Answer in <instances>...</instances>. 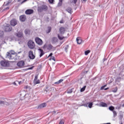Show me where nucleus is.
Returning <instances> with one entry per match:
<instances>
[{"instance_id":"obj_19","label":"nucleus","mask_w":124,"mask_h":124,"mask_svg":"<svg viewBox=\"0 0 124 124\" xmlns=\"http://www.w3.org/2000/svg\"><path fill=\"white\" fill-rule=\"evenodd\" d=\"M38 50L40 52V57L41 58L44 55V51L41 48H39Z\"/></svg>"},{"instance_id":"obj_7","label":"nucleus","mask_w":124,"mask_h":124,"mask_svg":"<svg viewBox=\"0 0 124 124\" xmlns=\"http://www.w3.org/2000/svg\"><path fill=\"white\" fill-rule=\"evenodd\" d=\"M29 58L31 60H34L35 59V56L33 55V52L32 50H30L29 52Z\"/></svg>"},{"instance_id":"obj_4","label":"nucleus","mask_w":124,"mask_h":124,"mask_svg":"<svg viewBox=\"0 0 124 124\" xmlns=\"http://www.w3.org/2000/svg\"><path fill=\"white\" fill-rule=\"evenodd\" d=\"M28 46L30 49H34L35 44L32 40H29L28 42Z\"/></svg>"},{"instance_id":"obj_3","label":"nucleus","mask_w":124,"mask_h":124,"mask_svg":"<svg viewBox=\"0 0 124 124\" xmlns=\"http://www.w3.org/2000/svg\"><path fill=\"white\" fill-rule=\"evenodd\" d=\"M48 9V7L46 5H42L38 7V11L39 12H42V11H46Z\"/></svg>"},{"instance_id":"obj_29","label":"nucleus","mask_w":124,"mask_h":124,"mask_svg":"<svg viewBox=\"0 0 124 124\" xmlns=\"http://www.w3.org/2000/svg\"><path fill=\"white\" fill-rule=\"evenodd\" d=\"M109 110H110V111H114V109H115V108H114V107L113 106H110L108 108Z\"/></svg>"},{"instance_id":"obj_38","label":"nucleus","mask_w":124,"mask_h":124,"mask_svg":"<svg viewBox=\"0 0 124 124\" xmlns=\"http://www.w3.org/2000/svg\"><path fill=\"white\" fill-rule=\"evenodd\" d=\"M6 103V101H2L0 100V104H3L4 105Z\"/></svg>"},{"instance_id":"obj_49","label":"nucleus","mask_w":124,"mask_h":124,"mask_svg":"<svg viewBox=\"0 0 124 124\" xmlns=\"http://www.w3.org/2000/svg\"><path fill=\"white\" fill-rule=\"evenodd\" d=\"M8 9H9V7H7L4 9V10H8Z\"/></svg>"},{"instance_id":"obj_31","label":"nucleus","mask_w":124,"mask_h":124,"mask_svg":"<svg viewBox=\"0 0 124 124\" xmlns=\"http://www.w3.org/2000/svg\"><path fill=\"white\" fill-rule=\"evenodd\" d=\"M113 114L114 118L117 117V111L115 110H113Z\"/></svg>"},{"instance_id":"obj_30","label":"nucleus","mask_w":124,"mask_h":124,"mask_svg":"<svg viewBox=\"0 0 124 124\" xmlns=\"http://www.w3.org/2000/svg\"><path fill=\"white\" fill-rule=\"evenodd\" d=\"M62 4V0H59V2L58 4V6H61Z\"/></svg>"},{"instance_id":"obj_32","label":"nucleus","mask_w":124,"mask_h":124,"mask_svg":"<svg viewBox=\"0 0 124 124\" xmlns=\"http://www.w3.org/2000/svg\"><path fill=\"white\" fill-rule=\"evenodd\" d=\"M78 0H71V3H74V4H76L77 1Z\"/></svg>"},{"instance_id":"obj_25","label":"nucleus","mask_w":124,"mask_h":124,"mask_svg":"<svg viewBox=\"0 0 124 124\" xmlns=\"http://www.w3.org/2000/svg\"><path fill=\"white\" fill-rule=\"evenodd\" d=\"M33 83L35 85H37V84H40V80L38 79L37 80H35V81H33Z\"/></svg>"},{"instance_id":"obj_10","label":"nucleus","mask_w":124,"mask_h":124,"mask_svg":"<svg viewBox=\"0 0 124 124\" xmlns=\"http://www.w3.org/2000/svg\"><path fill=\"white\" fill-rule=\"evenodd\" d=\"M10 24L12 26V27H15V26H16V25H17V20L15 19H12V20H11Z\"/></svg>"},{"instance_id":"obj_51","label":"nucleus","mask_w":124,"mask_h":124,"mask_svg":"<svg viewBox=\"0 0 124 124\" xmlns=\"http://www.w3.org/2000/svg\"><path fill=\"white\" fill-rule=\"evenodd\" d=\"M83 1V2H86L87 1V0H82Z\"/></svg>"},{"instance_id":"obj_42","label":"nucleus","mask_w":124,"mask_h":124,"mask_svg":"<svg viewBox=\"0 0 124 124\" xmlns=\"http://www.w3.org/2000/svg\"><path fill=\"white\" fill-rule=\"evenodd\" d=\"M26 95V94L21 93L20 96H22V97H25V96Z\"/></svg>"},{"instance_id":"obj_53","label":"nucleus","mask_w":124,"mask_h":124,"mask_svg":"<svg viewBox=\"0 0 124 124\" xmlns=\"http://www.w3.org/2000/svg\"><path fill=\"white\" fill-rule=\"evenodd\" d=\"M107 85H104V86H103V87H104V88H105V87H106Z\"/></svg>"},{"instance_id":"obj_26","label":"nucleus","mask_w":124,"mask_h":124,"mask_svg":"<svg viewBox=\"0 0 124 124\" xmlns=\"http://www.w3.org/2000/svg\"><path fill=\"white\" fill-rule=\"evenodd\" d=\"M86 88H87V86H84L83 87H82L81 89H80V92L81 93H83V92L85 91V90H86Z\"/></svg>"},{"instance_id":"obj_18","label":"nucleus","mask_w":124,"mask_h":124,"mask_svg":"<svg viewBox=\"0 0 124 124\" xmlns=\"http://www.w3.org/2000/svg\"><path fill=\"white\" fill-rule=\"evenodd\" d=\"M51 42H52L53 44H55V43H56V42H58V38L53 37L51 40Z\"/></svg>"},{"instance_id":"obj_50","label":"nucleus","mask_w":124,"mask_h":124,"mask_svg":"<svg viewBox=\"0 0 124 124\" xmlns=\"http://www.w3.org/2000/svg\"><path fill=\"white\" fill-rule=\"evenodd\" d=\"M107 90H109V88L108 87V88H105V89H104V90H105V91H107Z\"/></svg>"},{"instance_id":"obj_14","label":"nucleus","mask_w":124,"mask_h":124,"mask_svg":"<svg viewBox=\"0 0 124 124\" xmlns=\"http://www.w3.org/2000/svg\"><path fill=\"white\" fill-rule=\"evenodd\" d=\"M33 12V10L32 9H28L25 11V14L27 15H31V14H32Z\"/></svg>"},{"instance_id":"obj_6","label":"nucleus","mask_w":124,"mask_h":124,"mask_svg":"<svg viewBox=\"0 0 124 124\" xmlns=\"http://www.w3.org/2000/svg\"><path fill=\"white\" fill-rule=\"evenodd\" d=\"M3 30L5 31H6V32H7L8 31H11L12 28L11 27V26H10V25L7 24L6 26L4 27Z\"/></svg>"},{"instance_id":"obj_5","label":"nucleus","mask_w":124,"mask_h":124,"mask_svg":"<svg viewBox=\"0 0 124 124\" xmlns=\"http://www.w3.org/2000/svg\"><path fill=\"white\" fill-rule=\"evenodd\" d=\"M0 64L1 66H3L4 67H8L10 64L8 61H6L5 60H3L0 62Z\"/></svg>"},{"instance_id":"obj_56","label":"nucleus","mask_w":124,"mask_h":124,"mask_svg":"<svg viewBox=\"0 0 124 124\" xmlns=\"http://www.w3.org/2000/svg\"><path fill=\"white\" fill-rule=\"evenodd\" d=\"M60 23L62 24V21H61Z\"/></svg>"},{"instance_id":"obj_2","label":"nucleus","mask_w":124,"mask_h":124,"mask_svg":"<svg viewBox=\"0 0 124 124\" xmlns=\"http://www.w3.org/2000/svg\"><path fill=\"white\" fill-rule=\"evenodd\" d=\"M44 50H48V51H55L56 50V47L53 46L52 45L49 44V45H45L43 46Z\"/></svg>"},{"instance_id":"obj_24","label":"nucleus","mask_w":124,"mask_h":124,"mask_svg":"<svg viewBox=\"0 0 124 124\" xmlns=\"http://www.w3.org/2000/svg\"><path fill=\"white\" fill-rule=\"evenodd\" d=\"M30 30L29 29H26L25 30V34H30Z\"/></svg>"},{"instance_id":"obj_11","label":"nucleus","mask_w":124,"mask_h":124,"mask_svg":"<svg viewBox=\"0 0 124 124\" xmlns=\"http://www.w3.org/2000/svg\"><path fill=\"white\" fill-rule=\"evenodd\" d=\"M82 106H84V107H89V108H92L93 107V102L87 103L82 105Z\"/></svg>"},{"instance_id":"obj_13","label":"nucleus","mask_w":124,"mask_h":124,"mask_svg":"<svg viewBox=\"0 0 124 124\" xmlns=\"http://www.w3.org/2000/svg\"><path fill=\"white\" fill-rule=\"evenodd\" d=\"M46 106H47V104L46 103H42L38 106V107L37 108V109H42V108H44Z\"/></svg>"},{"instance_id":"obj_9","label":"nucleus","mask_w":124,"mask_h":124,"mask_svg":"<svg viewBox=\"0 0 124 124\" xmlns=\"http://www.w3.org/2000/svg\"><path fill=\"white\" fill-rule=\"evenodd\" d=\"M25 65V62L23 61H19L17 63V66L19 67H23Z\"/></svg>"},{"instance_id":"obj_40","label":"nucleus","mask_w":124,"mask_h":124,"mask_svg":"<svg viewBox=\"0 0 124 124\" xmlns=\"http://www.w3.org/2000/svg\"><path fill=\"white\" fill-rule=\"evenodd\" d=\"M55 1V0H48L49 3H53Z\"/></svg>"},{"instance_id":"obj_57","label":"nucleus","mask_w":124,"mask_h":124,"mask_svg":"<svg viewBox=\"0 0 124 124\" xmlns=\"http://www.w3.org/2000/svg\"><path fill=\"white\" fill-rule=\"evenodd\" d=\"M65 50H66V48H65Z\"/></svg>"},{"instance_id":"obj_36","label":"nucleus","mask_w":124,"mask_h":124,"mask_svg":"<svg viewBox=\"0 0 124 124\" xmlns=\"http://www.w3.org/2000/svg\"><path fill=\"white\" fill-rule=\"evenodd\" d=\"M3 34H4L3 31H0V37H1V36H3Z\"/></svg>"},{"instance_id":"obj_21","label":"nucleus","mask_w":124,"mask_h":124,"mask_svg":"<svg viewBox=\"0 0 124 124\" xmlns=\"http://www.w3.org/2000/svg\"><path fill=\"white\" fill-rule=\"evenodd\" d=\"M76 40H77V42L78 44H81L82 39L78 37V38H77Z\"/></svg>"},{"instance_id":"obj_20","label":"nucleus","mask_w":124,"mask_h":124,"mask_svg":"<svg viewBox=\"0 0 124 124\" xmlns=\"http://www.w3.org/2000/svg\"><path fill=\"white\" fill-rule=\"evenodd\" d=\"M67 12H68V13H70V14H71L72 13V9L71 7H68L66 9Z\"/></svg>"},{"instance_id":"obj_28","label":"nucleus","mask_w":124,"mask_h":124,"mask_svg":"<svg viewBox=\"0 0 124 124\" xmlns=\"http://www.w3.org/2000/svg\"><path fill=\"white\" fill-rule=\"evenodd\" d=\"M90 53H91V51L90 50L85 51V56H88V55H89V54H90Z\"/></svg>"},{"instance_id":"obj_46","label":"nucleus","mask_w":124,"mask_h":124,"mask_svg":"<svg viewBox=\"0 0 124 124\" xmlns=\"http://www.w3.org/2000/svg\"><path fill=\"white\" fill-rule=\"evenodd\" d=\"M101 91H102V90H104V86H102L101 87V89H100Z\"/></svg>"},{"instance_id":"obj_17","label":"nucleus","mask_w":124,"mask_h":124,"mask_svg":"<svg viewBox=\"0 0 124 124\" xmlns=\"http://www.w3.org/2000/svg\"><path fill=\"white\" fill-rule=\"evenodd\" d=\"M108 105L106 103L101 102L100 105V107H107Z\"/></svg>"},{"instance_id":"obj_33","label":"nucleus","mask_w":124,"mask_h":124,"mask_svg":"<svg viewBox=\"0 0 124 124\" xmlns=\"http://www.w3.org/2000/svg\"><path fill=\"white\" fill-rule=\"evenodd\" d=\"M51 60H52L54 62H56V58H55L54 56H52L50 57V58L49 59V60L51 61Z\"/></svg>"},{"instance_id":"obj_45","label":"nucleus","mask_w":124,"mask_h":124,"mask_svg":"<svg viewBox=\"0 0 124 124\" xmlns=\"http://www.w3.org/2000/svg\"><path fill=\"white\" fill-rule=\"evenodd\" d=\"M59 124H64V123L62 121H61Z\"/></svg>"},{"instance_id":"obj_55","label":"nucleus","mask_w":124,"mask_h":124,"mask_svg":"<svg viewBox=\"0 0 124 124\" xmlns=\"http://www.w3.org/2000/svg\"><path fill=\"white\" fill-rule=\"evenodd\" d=\"M18 83L19 84H21V83H22V81H19Z\"/></svg>"},{"instance_id":"obj_48","label":"nucleus","mask_w":124,"mask_h":124,"mask_svg":"<svg viewBox=\"0 0 124 124\" xmlns=\"http://www.w3.org/2000/svg\"><path fill=\"white\" fill-rule=\"evenodd\" d=\"M16 82H17V81H15V82L13 83V84L15 85V86H17V84H16Z\"/></svg>"},{"instance_id":"obj_39","label":"nucleus","mask_w":124,"mask_h":124,"mask_svg":"<svg viewBox=\"0 0 124 124\" xmlns=\"http://www.w3.org/2000/svg\"><path fill=\"white\" fill-rule=\"evenodd\" d=\"M12 0H9L7 2L6 5H8L10 3H11V2H12Z\"/></svg>"},{"instance_id":"obj_35","label":"nucleus","mask_w":124,"mask_h":124,"mask_svg":"<svg viewBox=\"0 0 124 124\" xmlns=\"http://www.w3.org/2000/svg\"><path fill=\"white\" fill-rule=\"evenodd\" d=\"M72 93V89H68L67 90V93Z\"/></svg>"},{"instance_id":"obj_34","label":"nucleus","mask_w":124,"mask_h":124,"mask_svg":"<svg viewBox=\"0 0 124 124\" xmlns=\"http://www.w3.org/2000/svg\"><path fill=\"white\" fill-rule=\"evenodd\" d=\"M118 91V87H116L114 90H112L113 93H117Z\"/></svg>"},{"instance_id":"obj_54","label":"nucleus","mask_w":124,"mask_h":124,"mask_svg":"<svg viewBox=\"0 0 124 124\" xmlns=\"http://www.w3.org/2000/svg\"><path fill=\"white\" fill-rule=\"evenodd\" d=\"M20 1H21V0H17V2H20Z\"/></svg>"},{"instance_id":"obj_12","label":"nucleus","mask_w":124,"mask_h":124,"mask_svg":"<svg viewBox=\"0 0 124 124\" xmlns=\"http://www.w3.org/2000/svg\"><path fill=\"white\" fill-rule=\"evenodd\" d=\"M27 19V17L25 15H21L19 16V19L21 22H25Z\"/></svg>"},{"instance_id":"obj_16","label":"nucleus","mask_w":124,"mask_h":124,"mask_svg":"<svg viewBox=\"0 0 124 124\" xmlns=\"http://www.w3.org/2000/svg\"><path fill=\"white\" fill-rule=\"evenodd\" d=\"M16 35L17 37H23V32H18L16 34Z\"/></svg>"},{"instance_id":"obj_43","label":"nucleus","mask_w":124,"mask_h":124,"mask_svg":"<svg viewBox=\"0 0 124 124\" xmlns=\"http://www.w3.org/2000/svg\"><path fill=\"white\" fill-rule=\"evenodd\" d=\"M33 68V66L27 68V70H30L32 69Z\"/></svg>"},{"instance_id":"obj_37","label":"nucleus","mask_w":124,"mask_h":124,"mask_svg":"<svg viewBox=\"0 0 124 124\" xmlns=\"http://www.w3.org/2000/svg\"><path fill=\"white\" fill-rule=\"evenodd\" d=\"M38 78V75H36L34 79L33 80V82H35V81H37L38 80L37 79Z\"/></svg>"},{"instance_id":"obj_23","label":"nucleus","mask_w":124,"mask_h":124,"mask_svg":"<svg viewBox=\"0 0 124 124\" xmlns=\"http://www.w3.org/2000/svg\"><path fill=\"white\" fill-rule=\"evenodd\" d=\"M52 30V28L51 27H47V30L46 31L47 33H49V32H51V30Z\"/></svg>"},{"instance_id":"obj_47","label":"nucleus","mask_w":124,"mask_h":124,"mask_svg":"<svg viewBox=\"0 0 124 124\" xmlns=\"http://www.w3.org/2000/svg\"><path fill=\"white\" fill-rule=\"evenodd\" d=\"M52 56H53V54L52 53H51L49 55H48V57H52Z\"/></svg>"},{"instance_id":"obj_27","label":"nucleus","mask_w":124,"mask_h":124,"mask_svg":"<svg viewBox=\"0 0 124 124\" xmlns=\"http://www.w3.org/2000/svg\"><path fill=\"white\" fill-rule=\"evenodd\" d=\"M58 37L60 40H62L64 38V37L61 36L59 34H58Z\"/></svg>"},{"instance_id":"obj_22","label":"nucleus","mask_w":124,"mask_h":124,"mask_svg":"<svg viewBox=\"0 0 124 124\" xmlns=\"http://www.w3.org/2000/svg\"><path fill=\"white\" fill-rule=\"evenodd\" d=\"M63 81V79H60L59 80H58V81H57V82H55V83H54V84H61V83H62V82Z\"/></svg>"},{"instance_id":"obj_52","label":"nucleus","mask_w":124,"mask_h":124,"mask_svg":"<svg viewBox=\"0 0 124 124\" xmlns=\"http://www.w3.org/2000/svg\"><path fill=\"white\" fill-rule=\"evenodd\" d=\"M118 79H119L120 80L121 79V78L120 77H118V78H117V80H118Z\"/></svg>"},{"instance_id":"obj_8","label":"nucleus","mask_w":124,"mask_h":124,"mask_svg":"<svg viewBox=\"0 0 124 124\" xmlns=\"http://www.w3.org/2000/svg\"><path fill=\"white\" fill-rule=\"evenodd\" d=\"M35 42L38 45H42V44H43V41H42V40L39 37L35 38Z\"/></svg>"},{"instance_id":"obj_1","label":"nucleus","mask_w":124,"mask_h":124,"mask_svg":"<svg viewBox=\"0 0 124 124\" xmlns=\"http://www.w3.org/2000/svg\"><path fill=\"white\" fill-rule=\"evenodd\" d=\"M6 59L8 60H13L15 58V52L13 50H11L10 52L7 53Z\"/></svg>"},{"instance_id":"obj_15","label":"nucleus","mask_w":124,"mask_h":124,"mask_svg":"<svg viewBox=\"0 0 124 124\" xmlns=\"http://www.w3.org/2000/svg\"><path fill=\"white\" fill-rule=\"evenodd\" d=\"M59 31L61 34H64V32H65V28L64 27H61L59 29Z\"/></svg>"},{"instance_id":"obj_44","label":"nucleus","mask_w":124,"mask_h":124,"mask_svg":"<svg viewBox=\"0 0 124 124\" xmlns=\"http://www.w3.org/2000/svg\"><path fill=\"white\" fill-rule=\"evenodd\" d=\"M27 0H24L23 1H22L21 3V4H23V3L26 2V1H27Z\"/></svg>"},{"instance_id":"obj_41","label":"nucleus","mask_w":124,"mask_h":124,"mask_svg":"<svg viewBox=\"0 0 124 124\" xmlns=\"http://www.w3.org/2000/svg\"><path fill=\"white\" fill-rule=\"evenodd\" d=\"M119 118H120V120H122V119H123V118H124V115L123 114H120L119 115Z\"/></svg>"}]
</instances>
